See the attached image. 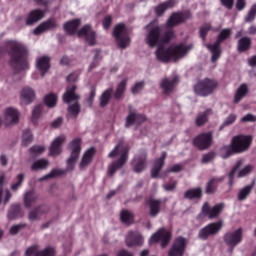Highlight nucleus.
I'll list each match as a JSON object with an SVG mask.
<instances>
[{
	"mask_svg": "<svg viewBox=\"0 0 256 256\" xmlns=\"http://www.w3.org/2000/svg\"><path fill=\"white\" fill-rule=\"evenodd\" d=\"M6 50H8V55H10V66L14 68L16 72L29 69V52L22 42L10 40L6 42Z\"/></svg>",
	"mask_w": 256,
	"mask_h": 256,
	"instance_id": "f257e3e1",
	"label": "nucleus"
},
{
	"mask_svg": "<svg viewBox=\"0 0 256 256\" xmlns=\"http://www.w3.org/2000/svg\"><path fill=\"white\" fill-rule=\"evenodd\" d=\"M193 49L192 44L180 43L169 48L159 47L156 50V59L161 62H168L170 59H181Z\"/></svg>",
	"mask_w": 256,
	"mask_h": 256,
	"instance_id": "f03ea898",
	"label": "nucleus"
},
{
	"mask_svg": "<svg viewBox=\"0 0 256 256\" xmlns=\"http://www.w3.org/2000/svg\"><path fill=\"white\" fill-rule=\"evenodd\" d=\"M253 142L252 135H237L232 138L231 145L223 146L220 150L221 157L227 159L235 153L247 151Z\"/></svg>",
	"mask_w": 256,
	"mask_h": 256,
	"instance_id": "7ed1b4c3",
	"label": "nucleus"
},
{
	"mask_svg": "<svg viewBox=\"0 0 256 256\" xmlns=\"http://www.w3.org/2000/svg\"><path fill=\"white\" fill-rule=\"evenodd\" d=\"M145 30L147 31L145 35V43L151 48L161 46L174 37L173 32H168L165 36H162L161 28L156 21L146 25Z\"/></svg>",
	"mask_w": 256,
	"mask_h": 256,
	"instance_id": "20e7f679",
	"label": "nucleus"
},
{
	"mask_svg": "<svg viewBox=\"0 0 256 256\" xmlns=\"http://www.w3.org/2000/svg\"><path fill=\"white\" fill-rule=\"evenodd\" d=\"M129 147L124 142H119L109 153L108 157L117 159L108 166V175L113 176L119 169H121L128 161Z\"/></svg>",
	"mask_w": 256,
	"mask_h": 256,
	"instance_id": "39448f33",
	"label": "nucleus"
},
{
	"mask_svg": "<svg viewBox=\"0 0 256 256\" xmlns=\"http://www.w3.org/2000/svg\"><path fill=\"white\" fill-rule=\"evenodd\" d=\"M77 89L76 85L67 86L66 92L63 94V101L66 104L74 103V105L68 106L69 116L75 118L80 113V106L78 100L80 96L75 92Z\"/></svg>",
	"mask_w": 256,
	"mask_h": 256,
	"instance_id": "423d86ee",
	"label": "nucleus"
},
{
	"mask_svg": "<svg viewBox=\"0 0 256 256\" xmlns=\"http://www.w3.org/2000/svg\"><path fill=\"white\" fill-rule=\"evenodd\" d=\"M232 35V30L230 28L223 29L218 35L217 40L212 44H206V48L211 52V62L216 63L222 54V50L220 48L222 42L227 40Z\"/></svg>",
	"mask_w": 256,
	"mask_h": 256,
	"instance_id": "0eeeda50",
	"label": "nucleus"
},
{
	"mask_svg": "<svg viewBox=\"0 0 256 256\" xmlns=\"http://www.w3.org/2000/svg\"><path fill=\"white\" fill-rule=\"evenodd\" d=\"M113 37L115 38L118 47L121 49H126L131 43L129 29L123 23L117 24L114 27Z\"/></svg>",
	"mask_w": 256,
	"mask_h": 256,
	"instance_id": "6e6552de",
	"label": "nucleus"
},
{
	"mask_svg": "<svg viewBox=\"0 0 256 256\" xmlns=\"http://www.w3.org/2000/svg\"><path fill=\"white\" fill-rule=\"evenodd\" d=\"M81 142L80 138H75L69 142L68 148L70 150V155L66 160V168L69 171H72L75 168L81 152Z\"/></svg>",
	"mask_w": 256,
	"mask_h": 256,
	"instance_id": "1a4fd4ad",
	"label": "nucleus"
},
{
	"mask_svg": "<svg viewBox=\"0 0 256 256\" xmlns=\"http://www.w3.org/2000/svg\"><path fill=\"white\" fill-rule=\"evenodd\" d=\"M217 88V82L205 78L201 81H199L195 86H194V92L195 94L199 96H208L214 92V90Z\"/></svg>",
	"mask_w": 256,
	"mask_h": 256,
	"instance_id": "9d476101",
	"label": "nucleus"
},
{
	"mask_svg": "<svg viewBox=\"0 0 256 256\" xmlns=\"http://www.w3.org/2000/svg\"><path fill=\"white\" fill-rule=\"evenodd\" d=\"M252 171H253V166L251 164L245 165V160L239 159L229 173L230 185L233 184V178L237 172H238V178H244L247 175H249Z\"/></svg>",
	"mask_w": 256,
	"mask_h": 256,
	"instance_id": "9b49d317",
	"label": "nucleus"
},
{
	"mask_svg": "<svg viewBox=\"0 0 256 256\" xmlns=\"http://www.w3.org/2000/svg\"><path fill=\"white\" fill-rule=\"evenodd\" d=\"M223 228V220H219V222H211L201 228L199 231L198 237L201 240H207L209 237L217 235Z\"/></svg>",
	"mask_w": 256,
	"mask_h": 256,
	"instance_id": "f8f14e48",
	"label": "nucleus"
},
{
	"mask_svg": "<svg viewBox=\"0 0 256 256\" xmlns=\"http://www.w3.org/2000/svg\"><path fill=\"white\" fill-rule=\"evenodd\" d=\"M224 209V202H220L219 204H215L214 206H210L209 202H205L202 206V214L209 219H216L221 215Z\"/></svg>",
	"mask_w": 256,
	"mask_h": 256,
	"instance_id": "ddd939ff",
	"label": "nucleus"
},
{
	"mask_svg": "<svg viewBox=\"0 0 256 256\" xmlns=\"http://www.w3.org/2000/svg\"><path fill=\"white\" fill-rule=\"evenodd\" d=\"M243 240V230L238 228L234 232H227L224 236L225 244L230 247V252H233V249L239 245Z\"/></svg>",
	"mask_w": 256,
	"mask_h": 256,
	"instance_id": "4468645a",
	"label": "nucleus"
},
{
	"mask_svg": "<svg viewBox=\"0 0 256 256\" xmlns=\"http://www.w3.org/2000/svg\"><path fill=\"white\" fill-rule=\"evenodd\" d=\"M171 237H172V234L171 232H169V230H164V228H161L160 230H158V232H156L151 236L149 243L152 244V243L160 242L161 247L166 248L171 240Z\"/></svg>",
	"mask_w": 256,
	"mask_h": 256,
	"instance_id": "2eb2a0df",
	"label": "nucleus"
},
{
	"mask_svg": "<svg viewBox=\"0 0 256 256\" xmlns=\"http://www.w3.org/2000/svg\"><path fill=\"white\" fill-rule=\"evenodd\" d=\"M212 141H213V132H206L196 136L194 138L193 143L198 149L205 150L211 146Z\"/></svg>",
	"mask_w": 256,
	"mask_h": 256,
	"instance_id": "dca6fc26",
	"label": "nucleus"
},
{
	"mask_svg": "<svg viewBox=\"0 0 256 256\" xmlns=\"http://www.w3.org/2000/svg\"><path fill=\"white\" fill-rule=\"evenodd\" d=\"M20 113L14 107H7L4 109L3 119L2 122L6 126L15 125L19 122Z\"/></svg>",
	"mask_w": 256,
	"mask_h": 256,
	"instance_id": "f3484780",
	"label": "nucleus"
},
{
	"mask_svg": "<svg viewBox=\"0 0 256 256\" xmlns=\"http://www.w3.org/2000/svg\"><path fill=\"white\" fill-rule=\"evenodd\" d=\"M66 141L65 135H59L53 139L49 146L48 156L50 157H58L62 153V145Z\"/></svg>",
	"mask_w": 256,
	"mask_h": 256,
	"instance_id": "a211bd4d",
	"label": "nucleus"
},
{
	"mask_svg": "<svg viewBox=\"0 0 256 256\" xmlns=\"http://www.w3.org/2000/svg\"><path fill=\"white\" fill-rule=\"evenodd\" d=\"M186 245L187 242L185 238H176L173 242L171 250L168 252V256H183L185 253Z\"/></svg>",
	"mask_w": 256,
	"mask_h": 256,
	"instance_id": "6ab92c4d",
	"label": "nucleus"
},
{
	"mask_svg": "<svg viewBox=\"0 0 256 256\" xmlns=\"http://www.w3.org/2000/svg\"><path fill=\"white\" fill-rule=\"evenodd\" d=\"M178 83H179V76L174 74L170 77L164 78L160 83V87L165 94H169L173 92V90L178 85Z\"/></svg>",
	"mask_w": 256,
	"mask_h": 256,
	"instance_id": "aec40b11",
	"label": "nucleus"
},
{
	"mask_svg": "<svg viewBox=\"0 0 256 256\" xmlns=\"http://www.w3.org/2000/svg\"><path fill=\"white\" fill-rule=\"evenodd\" d=\"M51 58L49 56H40L36 59V70L44 77L51 68Z\"/></svg>",
	"mask_w": 256,
	"mask_h": 256,
	"instance_id": "412c9836",
	"label": "nucleus"
},
{
	"mask_svg": "<svg viewBox=\"0 0 256 256\" xmlns=\"http://www.w3.org/2000/svg\"><path fill=\"white\" fill-rule=\"evenodd\" d=\"M125 242L128 247H134L136 245H143L144 238L140 232L131 230L130 232H127Z\"/></svg>",
	"mask_w": 256,
	"mask_h": 256,
	"instance_id": "4be33fe9",
	"label": "nucleus"
},
{
	"mask_svg": "<svg viewBox=\"0 0 256 256\" xmlns=\"http://www.w3.org/2000/svg\"><path fill=\"white\" fill-rule=\"evenodd\" d=\"M36 98V93L32 87L26 86L20 91V103L30 105Z\"/></svg>",
	"mask_w": 256,
	"mask_h": 256,
	"instance_id": "5701e85b",
	"label": "nucleus"
},
{
	"mask_svg": "<svg viewBox=\"0 0 256 256\" xmlns=\"http://www.w3.org/2000/svg\"><path fill=\"white\" fill-rule=\"evenodd\" d=\"M78 36L79 37H84L86 42L93 46L96 44V33L94 30L91 28L89 25L83 26L79 31H78Z\"/></svg>",
	"mask_w": 256,
	"mask_h": 256,
	"instance_id": "b1692460",
	"label": "nucleus"
},
{
	"mask_svg": "<svg viewBox=\"0 0 256 256\" xmlns=\"http://www.w3.org/2000/svg\"><path fill=\"white\" fill-rule=\"evenodd\" d=\"M146 121V116L143 114L136 113L135 110H132L131 107L129 108V114L126 117L125 126L129 128L133 124H142Z\"/></svg>",
	"mask_w": 256,
	"mask_h": 256,
	"instance_id": "393cba45",
	"label": "nucleus"
},
{
	"mask_svg": "<svg viewBox=\"0 0 256 256\" xmlns=\"http://www.w3.org/2000/svg\"><path fill=\"white\" fill-rule=\"evenodd\" d=\"M147 164V153L142 152L139 155H136L132 161L133 169L136 173H141Z\"/></svg>",
	"mask_w": 256,
	"mask_h": 256,
	"instance_id": "a878e982",
	"label": "nucleus"
},
{
	"mask_svg": "<svg viewBox=\"0 0 256 256\" xmlns=\"http://www.w3.org/2000/svg\"><path fill=\"white\" fill-rule=\"evenodd\" d=\"M26 256H55V248H44V250H40L38 246H31L26 250Z\"/></svg>",
	"mask_w": 256,
	"mask_h": 256,
	"instance_id": "bb28decb",
	"label": "nucleus"
},
{
	"mask_svg": "<svg viewBox=\"0 0 256 256\" xmlns=\"http://www.w3.org/2000/svg\"><path fill=\"white\" fill-rule=\"evenodd\" d=\"M166 158H167V153L162 152L161 156L154 161V163L152 165V169H151L152 178H157L159 176L162 168L165 165Z\"/></svg>",
	"mask_w": 256,
	"mask_h": 256,
	"instance_id": "cd10ccee",
	"label": "nucleus"
},
{
	"mask_svg": "<svg viewBox=\"0 0 256 256\" xmlns=\"http://www.w3.org/2000/svg\"><path fill=\"white\" fill-rule=\"evenodd\" d=\"M187 19H189V15L187 13H173L167 21V27H176L181 23H184Z\"/></svg>",
	"mask_w": 256,
	"mask_h": 256,
	"instance_id": "c85d7f7f",
	"label": "nucleus"
},
{
	"mask_svg": "<svg viewBox=\"0 0 256 256\" xmlns=\"http://www.w3.org/2000/svg\"><path fill=\"white\" fill-rule=\"evenodd\" d=\"M96 150L94 147L88 148L82 155L81 161L79 162V168L85 169L89 166L95 156Z\"/></svg>",
	"mask_w": 256,
	"mask_h": 256,
	"instance_id": "c756f323",
	"label": "nucleus"
},
{
	"mask_svg": "<svg viewBox=\"0 0 256 256\" xmlns=\"http://www.w3.org/2000/svg\"><path fill=\"white\" fill-rule=\"evenodd\" d=\"M44 18V12L41 10H32L26 17V25L32 26Z\"/></svg>",
	"mask_w": 256,
	"mask_h": 256,
	"instance_id": "7c9ffc66",
	"label": "nucleus"
},
{
	"mask_svg": "<svg viewBox=\"0 0 256 256\" xmlns=\"http://www.w3.org/2000/svg\"><path fill=\"white\" fill-rule=\"evenodd\" d=\"M55 27H56L55 20H48L46 22L41 23L39 26H37L34 29L33 33H34V35L39 36V35L43 34L44 32L49 31Z\"/></svg>",
	"mask_w": 256,
	"mask_h": 256,
	"instance_id": "2f4dec72",
	"label": "nucleus"
},
{
	"mask_svg": "<svg viewBox=\"0 0 256 256\" xmlns=\"http://www.w3.org/2000/svg\"><path fill=\"white\" fill-rule=\"evenodd\" d=\"M249 93V87L247 84H241L236 92H235V96H234V104H239Z\"/></svg>",
	"mask_w": 256,
	"mask_h": 256,
	"instance_id": "473e14b6",
	"label": "nucleus"
},
{
	"mask_svg": "<svg viewBox=\"0 0 256 256\" xmlns=\"http://www.w3.org/2000/svg\"><path fill=\"white\" fill-rule=\"evenodd\" d=\"M50 166V161L46 158H39L31 164L32 171L46 170Z\"/></svg>",
	"mask_w": 256,
	"mask_h": 256,
	"instance_id": "72a5a7b5",
	"label": "nucleus"
},
{
	"mask_svg": "<svg viewBox=\"0 0 256 256\" xmlns=\"http://www.w3.org/2000/svg\"><path fill=\"white\" fill-rule=\"evenodd\" d=\"M175 5V0H169L164 3H161L155 8V13L157 16H162L167 10L173 8Z\"/></svg>",
	"mask_w": 256,
	"mask_h": 256,
	"instance_id": "f704fd0d",
	"label": "nucleus"
},
{
	"mask_svg": "<svg viewBox=\"0 0 256 256\" xmlns=\"http://www.w3.org/2000/svg\"><path fill=\"white\" fill-rule=\"evenodd\" d=\"M149 205V215L152 217H156L161 210V202L160 200H149L148 201Z\"/></svg>",
	"mask_w": 256,
	"mask_h": 256,
	"instance_id": "c9c22d12",
	"label": "nucleus"
},
{
	"mask_svg": "<svg viewBox=\"0 0 256 256\" xmlns=\"http://www.w3.org/2000/svg\"><path fill=\"white\" fill-rule=\"evenodd\" d=\"M223 177H213L206 186V193L207 194H213L219 183H221L223 181Z\"/></svg>",
	"mask_w": 256,
	"mask_h": 256,
	"instance_id": "e433bc0d",
	"label": "nucleus"
},
{
	"mask_svg": "<svg viewBox=\"0 0 256 256\" xmlns=\"http://www.w3.org/2000/svg\"><path fill=\"white\" fill-rule=\"evenodd\" d=\"M37 199L38 195L36 194V192H26V194H24V206H26V208H30L36 203Z\"/></svg>",
	"mask_w": 256,
	"mask_h": 256,
	"instance_id": "4c0bfd02",
	"label": "nucleus"
},
{
	"mask_svg": "<svg viewBox=\"0 0 256 256\" xmlns=\"http://www.w3.org/2000/svg\"><path fill=\"white\" fill-rule=\"evenodd\" d=\"M79 26H80V20L79 19H74V20L66 22L64 24V30L68 34L72 35V34L76 33Z\"/></svg>",
	"mask_w": 256,
	"mask_h": 256,
	"instance_id": "58836bf2",
	"label": "nucleus"
},
{
	"mask_svg": "<svg viewBox=\"0 0 256 256\" xmlns=\"http://www.w3.org/2000/svg\"><path fill=\"white\" fill-rule=\"evenodd\" d=\"M112 93H113V89L112 88H109V89H106L100 96L99 98V105L101 108H104L106 107L109 102H110V99H111V96H112Z\"/></svg>",
	"mask_w": 256,
	"mask_h": 256,
	"instance_id": "ea45409f",
	"label": "nucleus"
},
{
	"mask_svg": "<svg viewBox=\"0 0 256 256\" xmlns=\"http://www.w3.org/2000/svg\"><path fill=\"white\" fill-rule=\"evenodd\" d=\"M210 113H211V109H207V110L199 113L196 117V125L197 126L205 125L209 120V114Z\"/></svg>",
	"mask_w": 256,
	"mask_h": 256,
	"instance_id": "a19ab883",
	"label": "nucleus"
},
{
	"mask_svg": "<svg viewBox=\"0 0 256 256\" xmlns=\"http://www.w3.org/2000/svg\"><path fill=\"white\" fill-rule=\"evenodd\" d=\"M120 220L126 225H130L134 221V214L129 210H121L120 212Z\"/></svg>",
	"mask_w": 256,
	"mask_h": 256,
	"instance_id": "79ce46f5",
	"label": "nucleus"
},
{
	"mask_svg": "<svg viewBox=\"0 0 256 256\" xmlns=\"http://www.w3.org/2000/svg\"><path fill=\"white\" fill-rule=\"evenodd\" d=\"M238 119V115L236 113H230L222 122L219 130H223L226 127L232 126Z\"/></svg>",
	"mask_w": 256,
	"mask_h": 256,
	"instance_id": "37998d69",
	"label": "nucleus"
},
{
	"mask_svg": "<svg viewBox=\"0 0 256 256\" xmlns=\"http://www.w3.org/2000/svg\"><path fill=\"white\" fill-rule=\"evenodd\" d=\"M58 96L55 93H49L44 97V103L48 108L56 107Z\"/></svg>",
	"mask_w": 256,
	"mask_h": 256,
	"instance_id": "c03bdc74",
	"label": "nucleus"
},
{
	"mask_svg": "<svg viewBox=\"0 0 256 256\" xmlns=\"http://www.w3.org/2000/svg\"><path fill=\"white\" fill-rule=\"evenodd\" d=\"M127 82H128V79L127 78H124L120 84L117 85V88H116V91L114 93V97L119 100L121 99V97L123 96V94L125 93V90H126V86H127Z\"/></svg>",
	"mask_w": 256,
	"mask_h": 256,
	"instance_id": "a18cd8bd",
	"label": "nucleus"
},
{
	"mask_svg": "<svg viewBox=\"0 0 256 256\" xmlns=\"http://www.w3.org/2000/svg\"><path fill=\"white\" fill-rule=\"evenodd\" d=\"M252 190H253V185H247V186L241 188V190H239V192H238V200L239 201L246 200L249 197V195L251 194Z\"/></svg>",
	"mask_w": 256,
	"mask_h": 256,
	"instance_id": "49530a36",
	"label": "nucleus"
},
{
	"mask_svg": "<svg viewBox=\"0 0 256 256\" xmlns=\"http://www.w3.org/2000/svg\"><path fill=\"white\" fill-rule=\"evenodd\" d=\"M251 47V39L249 37H243L238 42V51L245 52Z\"/></svg>",
	"mask_w": 256,
	"mask_h": 256,
	"instance_id": "de8ad7c7",
	"label": "nucleus"
},
{
	"mask_svg": "<svg viewBox=\"0 0 256 256\" xmlns=\"http://www.w3.org/2000/svg\"><path fill=\"white\" fill-rule=\"evenodd\" d=\"M46 150L44 145H33L29 148V154L32 157H38L42 155Z\"/></svg>",
	"mask_w": 256,
	"mask_h": 256,
	"instance_id": "09e8293b",
	"label": "nucleus"
},
{
	"mask_svg": "<svg viewBox=\"0 0 256 256\" xmlns=\"http://www.w3.org/2000/svg\"><path fill=\"white\" fill-rule=\"evenodd\" d=\"M201 197H202V190L200 187L193 188L192 190H187V192H185L186 199H197Z\"/></svg>",
	"mask_w": 256,
	"mask_h": 256,
	"instance_id": "8fccbe9b",
	"label": "nucleus"
},
{
	"mask_svg": "<svg viewBox=\"0 0 256 256\" xmlns=\"http://www.w3.org/2000/svg\"><path fill=\"white\" fill-rule=\"evenodd\" d=\"M24 178L25 176L23 173L16 175V182H12V184H10V190H12L13 192H17L22 186Z\"/></svg>",
	"mask_w": 256,
	"mask_h": 256,
	"instance_id": "3c124183",
	"label": "nucleus"
},
{
	"mask_svg": "<svg viewBox=\"0 0 256 256\" xmlns=\"http://www.w3.org/2000/svg\"><path fill=\"white\" fill-rule=\"evenodd\" d=\"M64 173L63 170L61 169H52L48 174L40 177L38 179V181L42 182V181H45V180H48V179H52V178H55V177H58L60 175H62Z\"/></svg>",
	"mask_w": 256,
	"mask_h": 256,
	"instance_id": "603ef678",
	"label": "nucleus"
},
{
	"mask_svg": "<svg viewBox=\"0 0 256 256\" xmlns=\"http://www.w3.org/2000/svg\"><path fill=\"white\" fill-rule=\"evenodd\" d=\"M32 142H33L32 132L28 129L24 130V133H22V146H28Z\"/></svg>",
	"mask_w": 256,
	"mask_h": 256,
	"instance_id": "864d4df0",
	"label": "nucleus"
},
{
	"mask_svg": "<svg viewBox=\"0 0 256 256\" xmlns=\"http://www.w3.org/2000/svg\"><path fill=\"white\" fill-rule=\"evenodd\" d=\"M41 115H42V108H41V106H35L32 109V112H31V122L33 124H36L37 121L41 118Z\"/></svg>",
	"mask_w": 256,
	"mask_h": 256,
	"instance_id": "5fc2aeb1",
	"label": "nucleus"
},
{
	"mask_svg": "<svg viewBox=\"0 0 256 256\" xmlns=\"http://www.w3.org/2000/svg\"><path fill=\"white\" fill-rule=\"evenodd\" d=\"M44 213L43 208H35V210H31V212H29V220L30 221H36L40 218V216Z\"/></svg>",
	"mask_w": 256,
	"mask_h": 256,
	"instance_id": "6e6d98bb",
	"label": "nucleus"
},
{
	"mask_svg": "<svg viewBox=\"0 0 256 256\" xmlns=\"http://www.w3.org/2000/svg\"><path fill=\"white\" fill-rule=\"evenodd\" d=\"M21 210L20 204H12L10 212H8V219L12 220L17 217V213Z\"/></svg>",
	"mask_w": 256,
	"mask_h": 256,
	"instance_id": "4d7b16f0",
	"label": "nucleus"
},
{
	"mask_svg": "<svg viewBox=\"0 0 256 256\" xmlns=\"http://www.w3.org/2000/svg\"><path fill=\"white\" fill-rule=\"evenodd\" d=\"M256 19V5H253L245 17L246 23H251Z\"/></svg>",
	"mask_w": 256,
	"mask_h": 256,
	"instance_id": "13d9d810",
	"label": "nucleus"
},
{
	"mask_svg": "<svg viewBox=\"0 0 256 256\" xmlns=\"http://www.w3.org/2000/svg\"><path fill=\"white\" fill-rule=\"evenodd\" d=\"M144 86H145V82H144V81L136 82V83L132 86V88H131L132 94H134V95L139 94V93L144 89Z\"/></svg>",
	"mask_w": 256,
	"mask_h": 256,
	"instance_id": "bf43d9fd",
	"label": "nucleus"
},
{
	"mask_svg": "<svg viewBox=\"0 0 256 256\" xmlns=\"http://www.w3.org/2000/svg\"><path fill=\"white\" fill-rule=\"evenodd\" d=\"M183 166L181 164H174L173 166H171L170 168H167L164 171V175L167 176L169 173H178L180 171H182Z\"/></svg>",
	"mask_w": 256,
	"mask_h": 256,
	"instance_id": "052dcab7",
	"label": "nucleus"
},
{
	"mask_svg": "<svg viewBox=\"0 0 256 256\" xmlns=\"http://www.w3.org/2000/svg\"><path fill=\"white\" fill-rule=\"evenodd\" d=\"M240 121L242 123H255L256 122V115L252 114V113H248L246 115H244L243 117H241Z\"/></svg>",
	"mask_w": 256,
	"mask_h": 256,
	"instance_id": "680f3d73",
	"label": "nucleus"
},
{
	"mask_svg": "<svg viewBox=\"0 0 256 256\" xmlns=\"http://www.w3.org/2000/svg\"><path fill=\"white\" fill-rule=\"evenodd\" d=\"M211 30L210 24H205L202 27H200L199 34L202 40H205V37L207 36L208 32Z\"/></svg>",
	"mask_w": 256,
	"mask_h": 256,
	"instance_id": "e2e57ef3",
	"label": "nucleus"
},
{
	"mask_svg": "<svg viewBox=\"0 0 256 256\" xmlns=\"http://www.w3.org/2000/svg\"><path fill=\"white\" fill-rule=\"evenodd\" d=\"M215 158V153L214 152H209L207 154H205L202 158V163L204 164H208L211 161H213V159Z\"/></svg>",
	"mask_w": 256,
	"mask_h": 256,
	"instance_id": "0e129e2a",
	"label": "nucleus"
},
{
	"mask_svg": "<svg viewBox=\"0 0 256 256\" xmlns=\"http://www.w3.org/2000/svg\"><path fill=\"white\" fill-rule=\"evenodd\" d=\"M9 183V178L6 173L0 174V188H5L6 185Z\"/></svg>",
	"mask_w": 256,
	"mask_h": 256,
	"instance_id": "69168bd1",
	"label": "nucleus"
},
{
	"mask_svg": "<svg viewBox=\"0 0 256 256\" xmlns=\"http://www.w3.org/2000/svg\"><path fill=\"white\" fill-rule=\"evenodd\" d=\"M112 24V17L111 16H106L104 19H103V22H102V26L105 30L109 29L110 26Z\"/></svg>",
	"mask_w": 256,
	"mask_h": 256,
	"instance_id": "338daca9",
	"label": "nucleus"
},
{
	"mask_svg": "<svg viewBox=\"0 0 256 256\" xmlns=\"http://www.w3.org/2000/svg\"><path fill=\"white\" fill-rule=\"evenodd\" d=\"M23 228V224H16L10 228V233L12 235H17L19 231Z\"/></svg>",
	"mask_w": 256,
	"mask_h": 256,
	"instance_id": "774afa93",
	"label": "nucleus"
}]
</instances>
